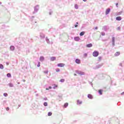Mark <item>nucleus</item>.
<instances>
[{
    "label": "nucleus",
    "instance_id": "obj_1",
    "mask_svg": "<svg viewBox=\"0 0 124 124\" xmlns=\"http://www.w3.org/2000/svg\"><path fill=\"white\" fill-rule=\"evenodd\" d=\"M98 55H99V52L96 50L94 51L93 53V57H95V58L98 57Z\"/></svg>",
    "mask_w": 124,
    "mask_h": 124
},
{
    "label": "nucleus",
    "instance_id": "obj_2",
    "mask_svg": "<svg viewBox=\"0 0 124 124\" xmlns=\"http://www.w3.org/2000/svg\"><path fill=\"white\" fill-rule=\"evenodd\" d=\"M76 73L79 75H85V72H82L81 71L77 70L76 71Z\"/></svg>",
    "mask_w": 124,
    "mask_h": 124
},
{
    "label": "nucleus",
    "instance_id": "obj_3",
    "mask_svg": "<svg viewBox=\"0 0 124 124\" xmlns=\"http://www.w3.org/2000/svg\"><path fill=\"white\" fill-rule=\"evenodd\" d=\"M109 30V26H104L102 28V30L105 31H107V30Z\"/></svg>",
    "mask_w": 124,
    "mask_h": 124
},
{
    "label": "nucleus",
    "instance_id": "obj_4",
    "mask_svg": "<svg viewBox=\"0 0 124 124\" xmlns=\"http://www.w3.org/2000/svg\"><path fill=\"white\" fill-rule=\"evenodd\" d=\"M35 12H37L38 11V10L39 9V6L38 5H37L34 8Z\"/></svg>",
    "mask_w": 124,
    "mask_h": 124
},
{
    "label": "nucleus",
    "instance_id": "obj_5",
    "mask_svg": "<svg viewBox=\"0 0 124 124\" xmlns=\"http://www.w3.org/2000/svg\"><path fill=\"white\" fill-rule=\"evenodd\" d=\"M64 65H65L64 63H60L57 64V66H58L59 67H63Z\"/></svg>",
    "mask_w": 124,
    "mask_h": 124
},
{
    "label": "nucleus",
    "instance_id": "obj_6",
    "mask_svg": "<svg viewBox=\"0 0 124 124\" xmlns=\"http://www.w3.org/2000/svg\"><path fill=\"white\" fill-rule=\"evenodd\" d=\"M110 11H111V9H110V8H108V9L106 10V15H108V14H109V13H110Z\"/></svg>",
    "mask_w": 124,
    "mask_h": 124
},
{
    "label": "nucleus",
    "instance_id": "obj_7",
    "mask_svg": "<svg viewBox=\"0 0 124 124\" xmlns=\"http://www.w3.org/2000/svg\"><path fill=\"white\" fill-rule=\"evenodd\" d=\"M74 39L75 41H80L81 39L80 38V37L77 36V37H75Z\"/></svg>",
    "mask_w": 124,
    "mask_h": 124
},
{
    "label": "nucleus",
    "instance_id": "obj_8",
    "mask_svg": "<svg viewBox=\"0 0 124 124\" xmlns=\"http://www.w3.org/2000/svg\"><path fill=\"white\" fill-rule=\"evenodd\" d=\"M75 62L76 63H78V64L81 63V60L79 59H76Z\"/></svg>",
    "mask_w": 124,
    "mask_h": 124
},
{
    "label": "nucleus",
    "instance_id": "obj_9",
    "mask_svg": "<svg viewBox=\"0 0 124 124\" xmlns=\"http://www.w3.org/2000/svg\"><path fill=\"white\" fill-rule=\"evenodd\" d=\"M112 46L114 47L115 46V37H113L112 38Z\"/></svg>",
    "mask_w": 124,
    "mask_h": 124
},
{
    "label": "nucleus",
    "instance_id": "obj_10",
    "mask_svg": "<svg viewBox=\"0 0 124 124\" xmlns=\"http://www.w3.org/2000/svg\"><path fill=\"white\" fill-rule=\"evenodd\" d=\"M77 105H81L83 103V102L82 101H80V100H77Z\"/></svg>",
    "mask_w": 124,
    "mask_h": 124
},
{
    "label": "nucleus",
    "instance_id": "obj_11",
    "mask_svg": "<svg viewBox=\"0 0 124 124\" xmlns=\"http://www.w3.org/2000/svg\"><path fill=\"white\" fill-rule=\"evenodd\" d=\"M87 97H88L89 99H93V95L91 94H88L87 95Z\"/></svg>",
    "mask_w": 124,
    "mask_h": 124
},
{
    "label": "nucleus",
    "instance_id": "obj_12",
    "mask_svg": "<svg viewBox=\"0 0 124 124\" xmlns=\"http://www.w3.org/2000/svg\"><path fill=\"white\" fill-rule=\"evenodd\" d=\"M86 47L87 48H91V47H93V44H88L86 45Z\"/></svg>",
    "mask_w": 124,
    "mask_h": 124
},
{
    "label": "nucleus",
    "instance_id": "obj_13",
    "mask_svg": "<svg viewBox=\"0 0 124 124\" xmlns=\"http://www.w3.org/2000/svg\"><path fill=\"white\" fill-rule=\"evenodd\" d=\"M10 49L11 51H14V50H15V47L13 46H11L10 47Z\"/></svg>",
    "mask_w": 124,
    "mask_h": 124
},
{
    "label": "nucleus",
    "instance_id": "obj_14",
    "mask_svg": "<svg viewBox=\"0 0 124 124\" xmlns=\"http://www.w3.org/2000/svg\"><path fill=\"white\" fill-rule=\"evenodd\" d=\"M103 65V63L99 64L98 65H97L96 66V67L97 68H100V67H101Z\"/></svg>",
    "mask_w": 124,
    "mask_h": 124
},
{
    "label": "nucleus",
    "instance_id": "obj_15",
    "mask_svg": "<svg viewBox=\"0 0 124 124\" xmlns=\"http://www.w3.org/2000/svg\"><path fill=\"white\" fill-rule=\"evenodd\" d=\"M40 36L41 38H45V35L42 33L40 34Z\"/></svg>",
    "mask_w": 124,
    "mask_h": 124
},
{
    "label": "nucleus",
    "instance_id": "obj_16",
    "mask_svg": "<svg viewBox=\"0 0 124 124\" xmlns=\"http://www.w3.org/2000/svg\"><path fill=\"white\" fill-rule=\"evenodd\" d=\"M116 21H121V20H122V17H121V16H117L116 18Z\"/></svg>",
    "mask_w": 124,
    "mask_h": 124
},
{
    "label": "nucleus",
    "instance_id": "obj_17",
    "mask_svg": "<svg viewBox=\"0 0 124 124\" xmlns=\"http://www.w3.org/2000/svg\"><path fill=\"white\" fill-rule=\"evenodd\" d=\"M121 54V53L120 52H117L115 53L114 56L115 57H118V56H120Z\"/></svg>",
    "mask_w": 124,
    "mask_h": 124
},
{
    "label": "nucleus",
    "instance_id": "obj_18",
    "mask_svg": "<svg viewBox=\"0 0 124 124\" xmlns=\"http://www.w3.org/2000/svg\"><path fill=\"white\" fill-rule=\"evenodd\" d=\"M50 61H51L52 62H54V61H56V57H51Z\"/></svg>",
    "mask_w": 124,
    "mask_h": 124
},
{
    "label": "nucleus",
    "instance_id": "obj_19",
    "mask_svg": "<svg viewBox=\"0 0 124 124\" xmlns=\"http://www.w3.org/2000/svg\"><path fill=\"white\" fill-rule=\"evenodd\" d=\"M102 92H103V90H102V89H100L99 91H98V93H99V94L100 95H102Z\"/></svg>",
    "mask_w": 124,
    "mask_h": 124
},
{
    "label": "nucleus",
    "instance_id": "obj_20",
    "mask_svg": "<svg viewBox=\"0 0 124 124\" xmlns=\"http://www.w3.org/2000/svg\"><path fill=\"white\" fill-rule=\"evenodd\" d=\"M8 86H9L10 88H13V87H14V85H13V84L11 83H9Z\"/></svg>",
    "mask_w": 124,
    "mask_h": 124
},
{
    "label": "nucleus",
    "instance_id": "obj_21",
    "mask_svg": "<svg viewBox=\"0 0 124 124\" xmlns=\"http://www.w3.org/2000/svg\"><path fill=\"white\" fill-rule=\"evenodd\" d=\"M44 57H43V56H41L40 57V62H43V61H44Z\"/></svg>",
    "mask_w": 124,
    "mask_h": 124
},
{
    "label": "nucleus",
    "instance_id": "obj_22",
    "mask_svg": "<svg viewBox=\"0 0 124 124\" xmlns=\"http://www.w3.org/2000/svg\"><path fill=\"white\" fill-rule=\"evenodd\" d=\"M123 12H123V11H120V12L117 13V15L118 16H120V15H122V14Z\"/></svg>",
    "mask_w": 124,
    "mask_h": 124
},
{
    "label": "nucleus",
    "instance_id": "obj_23",
    "mask_svg": "<svg viewBox=\"0 0 124 124\" xmlns=\"http://www.w3.org/2000/svg\"><path fill=\"white\" fill-rule=\"evenodd\" d=\"M46 41L47 42V43H48V44L50 43V41L49 40V39L47 37H46Z\"/></svg>",
    "mask_w": 124,
    "mask_h": 124
},
{
    "label": "nucleus",
    "instance_id": "obj_24",
    "mask_svg": "<svg viewBox=\"0 0 124 124\" xmlns=\"http://www.w3.org/2000/svg\"><path fill=\"white\" fill-rule=\"evenodd\" d=\"M85 34V31H82L80 33L79 35L80 36H83Z\"/></svg>",
    "mask_w": 124,
    "mask_h": 124
},
{
    "label": "nucleus",
    "instance_id": "obj_25",
    "mask_svg": "<svg viewBox=\"0 0 124 124\" xmlns=\"http://www.w3.org/2000/svg\"><path fill=\"white\" fill-rule=\"evenodd\" d=\"M31 21H32V20H33V19H34V16H32L31 17H29Z\"/></svg>",
    "mask_w": 124,
    "mask_h": 124
},
{
    "label": "nucleus",
    "instance_id": "obj_26",
    "mask_svg": "<svg viewBox=\"0 0 124 124\" xmlns=\"http://www.w3.org/2000/svg\"><path fill=\"white\" fill-rule=\"evenodd\" d=\"M67 106H68V103H65L64 104V108H66V107H67Z\"/></svg>",
    "mask_w": 124,
    "mask_h": 124
},
{
    "label": "nucleus",
    "instance_id": "obj_27",
    "mask_svg": "<svg viewBox=\"0 0 124 124\" xmlns=\"http://www.w3.org/2000/svg\"><path fill=\"white\" fill-rule=\"evenodd\" d=\"M52 89V87L49 86L48 88H46V91H49V90H51Z\"/></svg>",
    "mask_w": 124,
    "mask_h": 124
},
{
    "label": "nucleus",
    "instance_id": "obj_28",
    "mask_svg": "<svg viewBox=\"0 0 124 124\" xmlns=\"http://www.w3.org/2000/svg\"><path fill=\"white\" fill-rule=\"evenodd\" d=\"M7 77H8V78H10V77H11V74L10 73L7 74Z\"/></svg>",
    "mask_w": 124,
    "mask_h": 124
},
{
    "label": "nucleus",
    "instance_id": "obj_29",
    "mask_svg": "<svg viewBox=\"0 0 124 124\" xmlns=\"http://www.w3.org/2000/svg\"><path fill=\"white\" fill-rule=\"evenodd\" d=\"M75 8L76 9H78V5L77 4H75Z\"/></svg>",
    "mask_w": 124,
    "mask_h": 124
},
{
    "label": "nucleus",
    "instance_id": "obj_30",
    "mask_svg": "<svg viewBox=\"0 0 124 124\" xmlns=\"http://www.w3.org/2000/svg\"><path fill=\"white\" fill-rule=\"evenodd\" d=\"M0 69H3V65L2 64H0Z\"/></svg>",
    "mask_w": 124,
    "mask_h": 124
},
{
    "label": "nucleus",
    "instance_id": "obj_31",
    "mask_svg": "<svg viewBox=\"0 0 124 124\" xmlns=\"http://www.w3.org/2000/svg\"><path fill=\"white\" fill-rule=\"evenodd\" d=\"M44 106H45V107L48 106V103L46 102H44Z\"/></svg>",
    "mask_w": 124,
    "mask_h": 124
},
{
    "label": "nucleus",
    "instance_id": "obj_32",
    "mask_svg": "<svg viewBox=\"0 0 124 124\" xmlns=\"http://www.w3.org/2000/svg\"><path fill=\"white\" fill-rule=\"evenodd\" d=\"M56 88H58V85L54 84V86L52 87V88L55 90V89H56Z\"/></svg>",
    "mask_w": 124,
    "mask_h": 124
},
{
    "label": "nucleus",
    "instance_id": "obj_33",
    "mask_svg": "<svg viewBox=\"0 0 124 124\" xmlns=\"http://www.w3.org/2000/svg\"><path fill=\"white\" fill-rule=\"evenodd\" d=\"M52 112H48V113H47V115L49 116V117H50V116H52Z\"/></svg>",
    "mask_w": 124,
    "mask_h": 124
},
{
    "label": "nucleus",
    "instance_id": "obj_34",
    "mask_svg": "<svg viewBox=\"0 0 124 124\" xmlns=\"http://www.w3.org/2000/svg\"><path fill=\"white\" fill-rule=\"evenodd\" d=\"M65 80L63 78L61 79L60 81L61 82V83H63L64 82Z\"/></svg>",
    "mask_w": 124,
    "mask_h": 124
},
{
    "label": "nucleus",
    "instance_id": "obj_35",
    "mask_svg": "<svg viewBox=\"0 0 124 124\" xmlns=\"http://www.w3.org/2000/svg\"><path fill=\"white\" fill-rule=\"evenodd\" d=\"M3 95L4 96H5V97H6L7 96H8V94H7V93H4Z\"/></svg>",
    "mask_w": 124,
    "mask_h": 124
},
{
    "label": "nucleus",
    "instance_id": "obj_36",
    "mask_svg": "<svg viewBox=\"0 0 124 124\" xmlns=\"http://www.w3.org/2000/svg\"><path fill=\"white\" fill-rule=\"evenodd\" d=\"M60 70H60L59 68H57V69H56V72H60Z\"/></svg>",
    "mask_w": 124,
    "mask_h": 124
},
{
    "label": "nucleus",
    "instance_id": "obj_37",
    "mask_svg": "<svg viewBox=\"0 0 124 124\" xmlns=\"http://www.w3.org/2000/svg\"><path fill=\"white\" fill-rule=\"evenodd\" d=\"M37 67H39L40 66V62H38V64L37 65Z\"/></svg>",
    "mask_w": 124,
    "mask_h": 124
},
{
    "label": "nucleus",
    "instance_id": "obj_38",
    "mask_svg": "<svg viewBox=\"0 0 124 124\" xmlns=\"http://www.w3.org/2000/svg\"><path fill=\"white\" fill-rule=\"evenodd\" d=\"M102 59V57L100 56L98 57V61H101V59Z\"/></svg>",
    "mask_w": 124,
    "mask_h": 124
},
{
    "label": "nucleus",
    "instance_id": "obj_39",
    "mask_svg": "<svg viewBox=\"0 0 124 124\" xmlns=\"http://www.w3.org/2000/svg\"><path fill=\"white\" fill-rule=\"evenodd\" d=\"M101 33L102 35H103V36L105 35V32H101Z\"/></svg>",
    "mask_w": 124,
    "mask_h": 124
},
{
    "label": "nucleus",
    "instance_id": "obj_40",
    "mask_svg": "<svg viewBox=\"0 0 124 124\" xmlns=\"http://www.w3.org/2000/svg\"><path fill=\"white\" fill-rule=\"evenodd\" d=\"M89 83L90 85H91L92 86V87H93V82H92L89 81Z\"/></svg>",
    "mask_w": 124,
    "mask_h": 124
},
{
    "label": "nucleus",
    "instance_id": "obj_41",
    "mask_svg": "<svg viewBox=\"0 0 124 124\" xmlns=\"http://www.w3.org/2000/svg\"><path fill=\"white\" fill-rule=\"evenodd\" d=\"M48 71H44V73L45 74H48Z\"/></svg>",
    "mask_w": 124,
    "mask_h": 124
},
{
    "label": "nucleus",
    "instance_id": "obj_42",
    "mask_svg": "<svg viewBox=\"0 0 124 124\" xmlns=\"http://www.w3.org/2000/svg\"><path fill=\"white\" fill-rule=\"evenodd\" d=\"M49 15H52V14H53V12L52 11H50L49 13Z\"/></svg>",
    "mask_w": 124,
    "mask_h": 124
},
{
    "label": "nucleus",
    "instance_id": "obj_43",
    "mask_svg": "<svg viewBox=\"0 0 124 124\" xmlns=\"http://www.w3.org/2000/svg\"><path fill=\"white\" fill-rule=\"evenodd\" d=\"M118 31H121V27H119L117 28Z\"/></svg>",
    "mask_w": 124,
    "mask_h": 124
},
{
    "label": "nucleus",
    "instance_id": "obj_44",
    "mask_svg": "<svg viewBox=\"0 0 124 124\" xmlns=\"http://www.w3.org/2000/svg\"><path fill=\"white\" fill-rule=\"evenodd\" d=\"M44 100H48V98L47 97H45L44 98Z\"/></svg>",
    "mask_w": 124,
    "mask_h": 124
},
{
    "label": "nucleus",
    "instance_id": "obj_45",
    "mask_svg": "<svg viewBox=\"0 0 124 124\" xmlns=\"http://www.w3.org/2000/svg\"><path fill=\"white\" fill-rule=\"evenodd\" d=\"M6 110H7V111H9V108L7 107V108H6Z\"/></svg>",
    "mask_w": 124,
    "mask_h": 124
},
{
    "label": "nucleus",
    "instance_id": "obj_46",
    "mask_svg": "<svg viewBox=\"0 0 124 124\" xmlns=\"http://www.w3.org/2000/svg\"><path fill=\"white\" fill-rule=\"evenodd\" d=\"M75 28H78V25L76 24L75 25Z\"/></svg>",
    "mask_w": 124,
    "mask_h": 124
},
{
    "label": "nucleus",
    "instance_id": "obj_47",
    "mask_svg": "<svg viewBox=\"0 0 124 124\" xmlns=\"http://www.w3.org/2000/svg\"><path fill=\"white\" fill-rule=\"evenodd\" d=\"M84 56H85V57H87V56H88V54L85 53V54H84Z\"/></svg>",
    "mask_w": 124,
    "mask_h": 124
},
{
    "label": "nucleus",
    "instance_id": "obj_48",
    "mask_svg": "<svg viewBox=\"0 0 124 124\" xmlns=\"http://www.w3.org/2000/svg\"><path fill=\"white\" fill-rule=\"evenodd\" d=\"M6 65H9V62H6Z\"/></svg>",
    "mask_w": 124,
    "mask_h": 124
},
{
    "label": "nucleus",
    "instance_id": "obj_49",
    "mask_svg": "<svg viewBox=\"0 0 124 124\" xmlns=\"http://www.w3.org/2000/svg\"><path fill=\"white\" fill-rule=\"evenodd\" d=\"M123 94H124V92L121 93V95H123Z\"/></svg>",
    "mask_w": 124,
    "mask_h": 124
},
{
    "label": "nucleus",
    "instance_id": "obj_50",
    "mask_svg": "<svg viewBox=\"0 0 124 124\" xmlns=\"http://www.w3.org/2000/svg\"><path fill=\"white\" fill-rule=\"evenodd\" d=\"M118 5H119V3H116V6H118Z\"/></svg>",
    "mask_w": 124,
    "mask_h": 124
},
{
    "label": "nucleus",
    "instance_id": "obj_51",
    "mask_svg": "<svg viewBox=\"0 0 124 124\" xmlns=\"http://www.w3.org/2000/svg\"><path fill=\"white\" fill-rule=\"evenodd\" d=\"M97 29H98V28H97V27H96L95 28V30H97Z\"/></svg>",
    "mask_w": 124,
    "mask_h": 124
},
{
    "label": "nucleus",
    "instance_id": "obj_52",
    "mask_svg": "<svg viewBox=\"0 0 124 124\" xmlns=\"http://www.w3.org/2000/svg\"><path fill=\"white\" fill-rule=\"evenodd\" d=\"M119 65H120V66H123L122 65V63H120L119 64Z\"/></svg>",
    "mask_w": 124,
    "mask_h": 124
},
{
    "label": "nucleus",
    "instance_id": "obj_53",
    "mask_svg": "<svg viewBox=\"0 0 124 124\" xmlns=\"http://www.w3.org/2000/svg\"><path fill=\"white\" fill-rule=\"evenodd\" d=\"M83 1L86 2V1H87V0H83Z\"/></svg>",
    "mask_w": 124,
    "mask_h": 124
},
{
    "label": "nucleus",
    "instance_id": "obj_54",
    "mask_svg": "<svg viewBox=\"0 0 124 124\" xmlns=\"http://www.w3.org/2000/svg\"><path fill=\"white\" fill-rule=\"evenodd\" d=\"M18 107H21V105H18Z\"/></svg>",
    "mask_w": 124,
    "mask_h": 124
},
{
    "label": "nucleus",
    "instance_id": "obj_55",
    "mask_svg": "<svg viewBox=\"0 0 124 124\" xmlns=\"http://www.w3.org/2000/svg\"><path fill=\"white\" fill-rule=\"evenodd\" d=\"M74 76H77V75L76 74H74Z\"/></svg>",
    "mask_w": 124,
    "mask_h": 124
},
{
    "label": "nucleus",
    "instance_id": "obj_56",
    "mask_svg": "<svg viewBox=\"0 0 124 124\" xmlns=\"http://www.w3.org/2000/svg\"><path fill=\"white\" fill-rule=\"evenodd\" d=\"M36 96H38V94H36Z\"/></svg>",
    "mask_w": 124,
    "mask_h": 124
},
{
    "label": "nucleus",
    "instance_id": "obj_57",
    "mask_svg": "<svg viewBox=\"0 0 124 124\" xmlns=\"http://www.w3.org/2000/svg\"><path fill=\"white\" fill-rule=\"evenodd\" d=\"M17 84L19 85V84H20V82H17Z\"/></svg>",
    "mask_w": 124,
    "mask_h": 124
},
{
    "label": "nucleus",
    "instance_id": "obj_58",
    "mask_svg": "<svg viewBox=\"0 0 124 124\" xmlns=\"http://www.w3.org/2000/svg\"><path fill=\"white\" fill-rule=\"evenodd\" d=\"M76 24H77V25H78V22H77Z\"/></svg>",
    "mask_w": 124,
    "mask_h": 124
},
{
    "label": "nucleus",
    "instance_id": "obj_59",
    "mask_svg": "<svg viewBox=\"0 0 124 124\" xmlns=\"http://www.w3.org/2000/svg\"><path fill=\"white\" fill-rule=\"evenodd\" d=\"M24 82H26V80H23Z\"/></svg>",
    "mask_w": 124,
    "mask_h": 124
},
{
    "label": "nucleus",
    "instance_id": "obj_60",
    "mask_svg": "<svg viewBox=\"0 0 124 124\" xmlns=\"http://www.w3.org/2000/svg\"><path fill=\"white\" fill-rule=\"evenodd\" d=\"M0 4H1V2H0Z\"/></svg>",
    "mask_w": 124,
    "mask_h": 124
},
{
    "label": "nucleus",
    "instance_id": "obj_61",
    "mask_svg": "<svg viewBox=\"0 0 124 124\" xmlns=\"http://www.w3.org/2000/svg\"><path fill=\"white\" fill-rule=\"evenodd\" d=\"M111 21H113V19L112 18H111Z\"/></svg>",
    "mask_w": 124,
    "mask_h": 124
}]
</instances>
